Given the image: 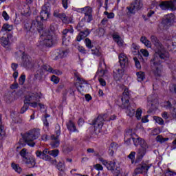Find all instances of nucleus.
Returning a JSON list of instances; mask_svg holds the SVG:
<instances>
[{"mask_svg": "<svg viewBox=\"0 0 176 176\" xmlns=\"http://www.w3.org/2000/svg\"><path fill=\"white\" fill-rule=\"evenodd\" d=\"M154 120H155L156 123H158V124H160L161 126L164 124V120H163L160 117H154Z\"/></svg>", "mask_w": 176, "mask_h": 176, "instance_id": "obj_44", "label": "nucleus"}, {"mask_svg": "<svg viewBox=\"0 0 176 176\" xmlns=\"http://www.w3.org/2000/svg\"><path fill=\"white\" fill-rule=\"evenodd\" d=\"M142 114V110H141V109H138L137 111H136V118L138 120H140V119H141V115Z\"/></svg>", "mask_w": 176, "mask_h": 176, "instance_id": "obj_51", "label": "nucleus"}, {"mask_svg": "<svg viewBox=\"0 0 176 176\" xmlns=\"http://www.w3.org/2000/svg\"><path fill=\"white\" fill-rule=\"evenodd\" d=\"M13 30V25H10L9 23H5L3 24L1 31H8L10 32V31H12Z\"/></svg>", "mask_w": 176, "mask_h": 176, "instance_id": "obj_35", "label": "nucleus"}, {"mask_svg": "<svg viewBox=\"0 0 176 176\" xmlns=\"http://www.w3.org/2000/svg\"><path fill=\"white\" fill-rule=\"evenodd\" d=\"M95 168L96 170H98V171H102V170H104V168L102 167V165L100 164H97L96 165H95Z\"/></svg>", "mask_w": 176, "mask_h": 176, "instance_id": "obj_61", "label": "nucleus"}, {"mask_svg": "<svg viewBox=\"0 0 176 176\" xmlns=\"http://www.w3.org/2000/svg\"><path fill=\"white\" fill-rule=\"evenodd\" d=\"M24 28L26 31L32 32V29L31 28V23H25Z\"/></svg>", "mask_w": 176, "mask_h": 176, "instance_id": "obj_50", "label": "nucleus"}, {"mask_svg": "<svg viewBox=\"0 0 176 176\" xmlns=\"http://www.w3.org/2000/svg\"><path fill=\"white\" fill-rule=\"evenodd\" d=\"M124 71H126V69L123 68L113 70V76L115 80H120L123 78V75H124Z\"/></svg>", "mask_w": 176, "mask_h": 176, "instance_id": "obj_19", "label": "nucleus"}, {"mask_svg": "<svg viewBox=\"0 0 176 176\" xmlns=\"http://www.w3.org/2000/svg\"><path fill=\"white\" fill-rule=\"evenodd\" d=\"M105 118H107V115H100L97 118L94 119L91 122V125L94 126L95 130L96 129H99V130L102 129V126H104V122L107 120Z\"/></svg>", "mask_w": 176, "mask_h": 176, "instance_id": "obj_12", "label": "nucleus"}, {"mask_svg": "<svg viewBox=\"0 0 176 176\" xmlns=\"http://www.w3.org/2000/svg\"><path fill=\"white\" fill-rule=\"evenodd\" d=\"M160 8L162 10H176V0L160 1Z\"/></svg>", "mask_w": 176, "mask_h": 176, "instance_id": "obj_10", "label": "nucleus"}, {"mask_svg": "<svg viewBox=\"0 0 176 176\" xmlns=\"http://www.w3.org/2000/svg\"><path fill=\"white\" fill-rule=\"evenodd\" d=\"M74 76L76 78V80H78L80 83V85H83L86 83V80H83V78H80V74L79 73L76 72L74 74Z\"/></svg>", "mask_w": 176, "mask_h": 176, "instance_id": "obj_38", "label": "nucleus"}, {"mask_svg": "<svg viewBox=\"0 0 176 176\" xmlns=\"http://www.w3.org/2000/svg\"><path fill=\"white\" fill-rule=\"evenodd\" d=\"M128 159H130L132 164H134V162H135V151H132L127 156Z\"/></svg>", "mask_w": 176, "mask_h": 176, "instance_id": "obj_40", "label": "nucleus"}, {"mask_svg": "<svg viewBox=\"0 0 176 176\" xmlns=\"http://www.w3.org/2000/svg\"><path fill=\"white\" fill-rule=\"evenodd\" d=\"M85 44L87 47H89V49H91L92 46H91V41L89 40V38H85Z\"/></svg>", "mask_w": 176, "mask_h": 176, "instance_id": "obj_52", "label": "nucleus"}, {"mask_svg": "<svg viewBox=\"0 0 176 176\" xmlns=\"http://www.w3.org/2000/svg\"><path fill=\"white\" fill-rule=\"evenodd\" d=\"M174 18H175V16H174L173 14H168L165 16V17L164 18V19L162 21V23L165 25H171V23H173V21H174Z\"/></svg>", "mask_w": 176, "mask_h": 176, "instance_id": "obj_21", "label": "nucleus"}, {"mask_svg": "<svg viewBox=\"0 0 176 176\" xmlns=\"http://www.w3.org/2000/svg\"><path fill=\"white\" fill-rule=\"evenodd\" d=\"M50 16V4H44L40 12V19L42 21H46Z\"/></svg>", "mask_w": 176, "mask_h": 176, "instance_id": "obj_13", "label": "nucleus"}, {"mask_svg": "<svg viewBox=\"0 0 176 176\" xmlns=\"http://www.w3.org/2000/svg\"><path fill=\"white\" fill-rule=\"evenodd\" d=\"M133 135L134 133H132L131 130H129L125 133L124 140L126 145H130L131 144V139L133 140Z\"/></svg>", "mask_w": 176, "mask_h": 176, "instance_id": "obj_22", "label": "nucleus"}, {"mask_svg": "<svg viewBox=\"0 0 176 176\" xmlns=\"http://www.w3.org/2000/svg\"><path fill=\"white\" fill-rule=\"evenodd\" d=\"M133 60L135 61V65L138 69H141V63L137 57L133 58Z\"/></svg>", "mask_w": 176, "mask_h": 176, "instance_id": "obj_45", "label": "nucleus"}, {"mask_svg": "<svg viewBox=\"0 0 176 176\" xmlns=\"http://www.w3.org/2000/svg\"><path fill=\"white\" fill-rule=\"evenodd\" d=\"M151 41L155 47V54L151 59L153 72L155 76H160L162 75V71H163L162 62L167 61L170 58V53H168V51L162 44L160 41L157 39L156 36H151Z\"/></svg>", "mask_w": 176, "mask_h": 176, "instance_id": "obj_1", "label": "nucleus"}, {"mask_svg": "<svg viewBox=\"0 0 176 176\" xmlns=\"http://www.w3.org/2000/svg\"><path fill=\"white\" fill-rule=\"evenodd\" d=\"M142 6L143 4L141 0H135V1L131 3L129 6L126 7V9L129 13H131V14H135V12H138V10L142 9Z\"/></svg>", "mask_w": 176, "mask_h": 176, "instance_id": "obj_9", "label": "nucleus"}, {"mask_svg": "<svg viewBox=\"0 0 176 176\" xmlns=\"http://www.w3.org/2000/svg\"><path fill=\"white\" fill-rule=\"evenodd\" d=\"M91 54H94V56H97L98 57H100L101 56V50L100 47H94L91 50Z\"/></svg>", "mask_w": 176, "mask_h": 176, "instance_id": "obj_33", "label": "nucleus"}, {"mask_svg": "<svg viewBox=\"0 0 176 176\" xmlns=\"http://www.w3.org/2000/svg\"><path fill=\"white\" fill-rule=\"evenodd\" d=\"M98 160L99 162H101L103 166H105V167H107V170L111 171L113 174H116V175H118V174H119V170L116 169V162H115V161H107L102 157H99Z\"/></svg>", "mask_w": 176, "mask_h": 176, "instance_id": "obj_7", "label": "nucleus"}, {"mask_svg": "<svg viewBox=\"0 0 176 176\" xmlns=\"http://www.w3.org/2000/svg\"><path fill=\"white\" fill-rule=\"evenodd\" d=\"M51 74H54V75H62L63 72H61L60 70H58V69H54L52 68Z\"/></svg>", "mask_w": 176, "mask_h": 176, "instance_id": "obj_53", "label": "nucleus"}, {"mask_svg": "<svg viewBox=\"0 0 176 176\" xmlns=\"http://www.w3.org/2000/svg\"><path fill=\"white\" fill-rule=\"evenodd\" d=\"M116 104L120 108L126 109V113L131 118L135 113V110L130 106V93L129 92V89H124L122 98H119L117 100Z\"/></svg>", "mask_w": 176, "mask_h": 176, "instance_id": "obj_2", "label": "nucleus"}, {"mask_svg": "<svg viewBox=\"0 0 176 176\" xmlns=\"http://www.w3.org/2000/svg\"><path fill=\"white\" fill-rule=\"evenodd\" d=\"M84 20H85V21H87V23H91L93 21V14L85 15Z\"/></svg>", "mask_w": 176, "mask_h": 176, "instance_id": "obj_43", "label": "nucleus"}, {"mask_svg": "<svg viewBox=\"0 0 176 176\" xmlns=\"http://www.w3.org/2000/svg\"><path fill=\"white\" fill-rule=\"evenodd\" d=\"M121 68L126 69L129 67V58L124 54H120L118 56Z\"/></svg>", "mask_w": 176, "mask_h": 176, "instance_id": "obj_17", "label": "nucleus"}, {"mask_svg": "<svg viewBox=\"0 0 176 176\" xmlns=\"http://www.w3.org/2000/svg\"><path fill=\"white\" fill-rule=\"evenodd\" d=\"M140 52L142 56H144V57H148L149 56V52H148V50H146L142 49Z\"/></svg>", "mask_w": 176, "mask_h": 176, "instance_id": "obj_56", "label": "nucleus"}, {"mask_svg": "<svg viewBox=\"0 0 176 176\" xmlns=\"http://www.w3.org/2000/svg\"><path fill=\"white\" fill-rule=\"evenodd\" d=\"M118 145L116 142H113L110 144L109 151H110V155L111 156H113V153H115V151H117L118 148Z\"/></svg>", "mask_w": 176, "mask_h": 176, "instance_id": "obj_31", "label": "nucleus"}, {"mask_svg": "<svg viewBox=\"0 0 176 176\" xmlns=\"http://www.w3.org/2000/svg\"><path fill=\"white\" fill-rule=\"evenodd\" d=\"M55 134L56 135H51L52 142L50 143V145L51 146H52V148H58V146H60V140L58 139V138L61 135L60 125H57L56 126Z\"/></svg>", "mask_w": 176, "mask_h": 176, "instance_id": "obj_8", "label": "nucleus"}, {"mask_svg": "<svg viewBox=\"0 0 176 176\" xmlns=\"http://www.w3.org/2000/svg\"><path fill=\"white\" fill-rule=\"evenodd\" d=\"M58 56L60 58H63V57L67 56V54H68V50H60L58 52Z\"/></svg>", "mask_w": 176, "mask_h": 176, "instance_id": "obj_36", "label": "nucleus"}, {"mask_svg": "<svg viewBox=\"0 0 176 176\" xmlns=\"http://www.w3.org/2000/svg\"><path fill=\"white\" fill-rule=\"evenodd\" d=\"M20 155L23 157V160L28 158V151L26 148H23L20 151Z\"/></svg>", "mask_w": 176, "mask_h": 176, "instance_id": "obj_37", "label": "nucleus"}, {"mask_svg": "<svg viewBox=\"0 0 176 176\" xmlns=\"http://www.w3.org/2000/svg\"><path fill=\"white\" fill-rule=\"evenodd\" d=\"M58 19H60L62 22L65 24H69V23H71V19L68 18V16H67V15L64 12H61L60 14H59Z\"/></svg>", "mask_w": 176, "mask_h": 176, "instance_id": "obj_29", "label": "nucleus"}, {"mask_svg": "<svg viewBox=\"0 0 176 176\" xmlns=\"http://www.w3.org/2000/svg\"><path fill=\"white\" fill-rule=\"evenodd\" d=\"M41 45H45V46H53V45L57 43V36L50 32L43 33L41 35Z\"/></svg>", "mask_w": 176, "mask_h": 176, "instance_id": "obj_5", "label": "nucleus"}, {"mask_svg": "<svg viewBox=\"0 0 176 176\" xmlns=\"http://www.w3.org/2000/svg\"><path fill=\"white\" fill-rule=\"evenodd\" d=\"M66 126L71 133H79V131L76 129V126H75V123L72 120H69L67 122Z\"/></svg>", "mask_w": 176, "mask_h": 176, "instance_id": "obj_23", "label": "nucleus"}, {"mask_svg": "<svg viewBox=\"0 0 176 176\" xmlns=\"http://www.w3.org/2000/svg\"><path fill=\"white\" fill-rule=\"evenodd\" d=\"M140 41L142 42V43H144V45H145V46H146V47H151L152 45L151 44V41H149V40L146 39V37L142 36L140 38Z\"/></svg>", "mask_w": 176, "mask_h": 176, "instance_id": "obj_32", "label": "nucleus"}, {"mask_svg": "<svg viewBox=\"0 0 176 176\" xmlns=\"http://www.w3.org/2000/svg\"><path fill=\"white\" fill-rule=\"evenodd\" d=\"M36 155L38 159H41L45 162H49L50 164L54 165L57 164V160H53L52 157H57L60 154V151L58 149L49 150V148H44L43 151H36Z\"/></svg>", "mask_w": 176, "mask_h": 176, "instance_id": "obj_3", "label": "nucleus"}, {"mask_svg": "<svg viewBox=\"0 0 176 176\" xmlns=\"http://www.w3.org/2000/svg\"><path fill=\"white\" fill-rule=\"evenodd\" d=\"M6 135L3 124H2V116L0 114V141H2L5 138Z\"/></svg>", "mask_w": 176, "mask_h": 176, "instance_id": "obj_28", "label": "nucleus"}, {"mask_svg": "<svg viewBox=\"0 0 176 176\" xmlns=\"http://www.w3.org/2000/svg\"><path fill=\"white\" fill-rule=\"evenodd\" d=\"M56 168L58 170V171H65V164L61 162H59L58 164H56Z\"/></svg>", "mask_w": 176, "mask_h": 176, "instance_id": "obj_39", "label": "nucleus"}, {"mask_svg": "<svg viewBox=\"0 0 176 176\" xmlns=\"http://www.w3.org/2000/svg\"><path fill=\"white\" fill-rule=\"evenodd\" d=\"M136 75L138 76V82H142L145 79V73L143 72H138Z\"/></svg>", "mask_w": 176, "mask_h": 176, "instance_id": "obj_34", "label": "nucleus"}, {"mask_svg": "<svg viewBox=\"0 0 176 176\" xmlns=\"http://www.w3.org/2000/svg\"><path fill=\"white\" fill-rule=\"evenodd\" d=\"M41 137V129L39 128H34L32 130L28 131L23 135V140L29 146H35L34 141L38 140Z\"/></svg>", "mask_w": 176, "mask_h": 176, "instance_id": "obj_4", "label": "nucleus"}, {"mask_svg": "<svg viewBox=\"0 0 176 176\" xmlns=\"http://www.w3.org/2000/svg\"><path fill=\"white\" fill-rule=\"evenodd\" d=\"M141 148L138 149L137 159L135 163H138L140 160H142V157L145 156V153H146V149H148V144H142Z\"/></svg>", "mask_w": 176, "mask_h": 176, "instance_id": "obj_15", "label": "nucleus"}, {"mask_svg": "<svg viewBox=\"0 0 176 176\" xmlns=\"http://www.w3.org/2000/svg\"><path fill=\"white\" fill-rule=\"evenodd\" d=\"M19 85H24V82H25V75L22 74L20 77H19Z\"/></svg>", "mask_w": 176, "mask_h": 176, "instance_id": "obj_49", "label": "nucleus"}, {"mask_svg": "<svg viewBox=\"0 0 176 176\" xmlns=\"http://www.w3.org/2000/svg\"><path fill=\"white\" fill-rule=\"evenodd\" d=\"M52 69H53V67H50V65H44L43 66V69L44 71H47V72H50V74L52 73Z\"/></svg>", "mask_w": 176, "mask_h": 176, "instance_id": "obj_47", "label": "nucleus"}, {"mask_svg": "<svg viewBox=\"0 0 176 176\" xmlns=\"http://www.w3.org/2000/svg\"><path fill=\"white\" fill-rule=\"evenodd\" d=\"M12 36L11 34H8L7 37L3 36L1 38V42L2 46L5 47V46H9L10 45V41H9V38Z\"/></svg>", "mask_w": 176, "mask_h": 176, "instance_id": "obj_30", "label": "nucleus"}, {"mask_svg": "<svg viewBox=\"0 0 176 176\" xmlns=\"http://www.w3.org/2000/svg\"><path fill=\"white\" fill-rule=\"evenodd\" d=\"M78 12L85 14V16L88 14H93V8H91L90 6H86L78 9Z\"/></svg>", "mask_w": 176, "mask_h": 176, "instance_id": "obj_26", "label": "nucleus"}, {"mask_svg": "<svg viewBox=\"0 0 176 176\" xmlns=\"http://www.w3.org/2000/svg\"><path fill=\"white\" fill-rule=\"evenodd\" d=\"M156 141H158V142H160L161 144H163V142H166V141H168V138H164L162 135H158L156 138Z\"/></svg>", "mask_w": 176, "mask_h": 176, "instance_id": "obj_42", "label": "nucleus"}, {"mask_svg": "<svg viewBox=\"0 0 176 176\" xmlns=\"http://www.w3.org/2000/svg\"><path fill=\"white\" fill-rule=\"evenodd\" d=\"M2 16L4 19V20H6V21H8V20H9V19H10L9 14H8V12H6V11L3 12Z\"/></svg>", "mask_w": 176, "mask_h": 176, "instance_id": "obj_57", "label": "nucleus"}, {"mask_svg": "<svg viewBox=\"0 0 176 176\" xmlns=\"http://www.w3.org/2000/svg\"><path fill=\"white\" fill-rule=\"evenodd\" d=\"M39 16H37L36 19L33 20L31 23L32 33L35 34L38 31L41 34V32L43 30V23L39 21Z\"/></svg>", "mask_w": 176, "mask_h": 176, "instance_id": "obj_11", "label": "nucleus"}, {"mask_svg": "<svg viewBox=\"0 0 176 176\" xmlns=\"http://www.w3.org/2000/svg\"><path fill=\"white\" fill-rule=\"evenodd\" d=\"M21 65L25 68V69H32V68L36 67V62L32 60L31 56L23 53Z\"/></svg>", "mask_w": 176, "mask_h": 176, "instance_id": "obj_6", "label": "nucleus"}, {"mask_svg": "<svg viewBox=\"0 0 176 176\" xmlns=\"http://www.w3.org/2000/svg\"><path fill=\"white\" fill-rule=\"evenodd\" d=\"M12 168H13V170H14L19 174H20V173H21V168L19 165H17L14 163H12Z\"/></svg>", "mask_w": 176, "mask_h": 176, "instance_id": "obj_41", "label": "nucleus"}, {"mask_svg": "<svg viewBox=\"0 0 176 176\" xmlns=\"http://www.w3.org/2000/svg\"><path fill=\"white\" fill-rule=\"evenodd\" d=\"M98 34L100 36H104V34H105V30L102 28H100L98 31Z\"/></svg>", "mask_w": 176, "mask_h": 176, "instance_id": "obj_55", "label": "nucleus"}, {"mask_svg": "<svg viewBox=\"0 0 176 176\" xmlns=\"http://www.w3.org/2000/svg\"><path fill=\"white\" fill-rule=\"evenodd\" d=\"M43 68H40L38 70H37L36 75H38V76L41 77L43 76Z\"/></svg>", "mask_w": 176, "mask_h": 176, "instance_id": "obj_59", "label": "nucleus"}, {"mask_svg": "<svg viewBox=\"0 0 176 176\" xmlns=\"http://www.w3.org/2000/svg\"><path fill=\"white\" fill-rule=\"evenodd\" d=\"M164 107L166 108V109H170V111H172L173 118H176V108L173 107V104L170 101L164 102Z\"/></svg>", "mask_w": 176, "mask_h": 176, "instance_id": "obj_24", "label": "nucleus"}, {"mask_svg": "<svg viewBox=\"0 0 176 176\" xmlns=\"http://www.w3.org/2000/svg\"><path fill=\"white\" fill-rule=\"evenodd\" d=\"M90 34V31L89 29H86L85 31H81L76 37V41L80 42L82 39H85L86 36Z\"/></svg>", "mask_w": 176, "mask_h": 176, "instance_id": "obj_25", "label": "nucleus"}, {"mask_svg": "<svg viewBox=\"0 0 176 176\" xmlns=\"http://www.w3.org/2000/svg\"><path fill=\"white\" fill-rule=\"evenodd\" d=\"M51 80L52 82H54V83H58V82H60V78H58V77L56 76H52L51 78Z\"/></svg>", "mask_w": 176, "mask_h": 176, "instance_id": "obj_54", "label": "nucleus"}, {"mask_svg": "<svg viewBox=\"0 0 176 176\" xmlns=\"http://www.w3.org/2000/svg\"><path fill=\"white\" fill-rule=\"evenodd\" d=\"M112 38L113 39V41H115L116 42V41H118V39H120V36L119 35V33L118 32H114L112 34Z\"/></svg>", "mask_w": 176, "mask_h": 176, "instance_id": "obj_48", "label": "nucleus"}, {"mask_svg": "<svg viewBox=\"0 0 176 176\" xmlns=\"http://www.w3.org/2000/svg\"><path fill=\"white\" fill-rule=\"evenodd\" d=\"M149 168H151V165L142 163L135 169L133 174L135 175H138V174H144V173H148Z\"/></svg>", "mask_w": 176, "mask_h": 176, "instance_id": "obj_14", "label": "nucleus"}, {"mask_svg": "<svg viewBox=\"0 0 176 176\" xmlns=\"http://www.w3.org/2000/svg\"><path fill=\"white\" fill-rule=\"evenodd\" d=\"M4 99L6 101V102H12V96L9 95L5 96Z\"/></svg>", "mask_w": 176, "mask_h": 176, "instance_id": "obj_62", "label": "nucleus"}, {"mask_svg": "<svg viewBox=\"0 0 176 176\" xmlns=\"http://www.w3.org/2000/svg\"><path fill=\"white\" fill-rule=\"evenodd\" d=\"M53 14H54V17H56L58 19L60 14H61V13H60V10H54Z\"/></svg>", "mask_w": 176, "mask_h": 176, "instance_id": "obj_63", "label": "nucleus"}, {"mask_svg": "<svg viewBox=\"0 0 176 176\" xmlns=\"http://www.w3.org/2000/svg\"><path fill=\"white\" fill-rule=\"evenodd\" d=\"M62 5L64 9H68V0H62Z\"/></svg>", "mask_w": 176, "mask_h": 176, "instance_id": "obj_58", "label": "nucleus"}, {"mask_svg": "<svg viewBox=\"0 0 176 176\" xmlns=\"http://www.w3.org/2000/svg\"><path fill=\"white\" fill-rule=\"evenodd\" d=\"M32 107V108H36L38 107V101L31 102L30 103H28V106Z\"/></svg>", "mask_w": 176, "mask_h": 176, "instance_id": "obj_60", "label": "nucleus"}, {"mask_svg": "<svg viewBox=\"0 0 176 176\" xmlns=\"http://www.w3.org/2000/svg\"><path fill=\"white\" fill-rule=\"evenodd\" d=\"M28 104L27 102H24L23 106L21 109L20 113H24L28 109Z\"/></svg>", "mask_w": 176, "mask_h": 176, "instance_id": "obj_46", "label": "nucleus"}, {"mask_svg": "<svg viewBox=\"0 0 176 176\" xmlns=\"http://www.w3.org/2000/svg\"><path fill=\"white\" fill-rule=\"evenodd\" d=\"M78 49L80 53H82V54H86V50L85 49V47L79 46Z\"/></svg>", "mask_w": 176, "mask_h": 176, "instance_id": "obj_64", "label": "nucleus"}, {"mask_svg": "<svg viewBox=\"0 0 176 176\" xmlns=\"http://www.w3.org/2000/svg\"><path fill=\"white\" fill-rule=\"evenodd\" d=\"M23 162L27 164L29 168H32V167H35V159L34 157H28L25 160H23Z\"/></svg>", "mask_w": 176, "mask_h": 176, "instance_id": "obj_27", "label": "nucleus"}, {"mask_svg": "<svg viewBox=\"0 0 176 176\" xmlns=\"http://www.w3.org/2000/svg\"><path fill=\"white\" fill-rule=\"evenodd\" d=\"M74 34V29H65L63 31V45H68L69 43V38H67V36H68V34Z\"/></svg>", "mask_w": 176, "mask_h": 176, "instance_id": "obj_18", "label": "nucleus"}, {"mask_svg": "<svg viewBox=\"0 0 176 176\" xmlns=\"http://www.w3.org/2000/svg\"><path fill=\"white\" fill-rule=\"evenodd\" d=\"M133 141L135 146H138L140 145V146H142V145H146V142L144 139H142L141 138H138L135 133H133Z\"/></svg>", "mask_w": 176, "mask_h": 176, "instance_id": "obj_20", "label": "nucleus"}, {"mask_svg": "<svg viewBox=\"0 0 176 176\" xmlns=\"http://www.w3.org/2000/svg\"><path fill=\"white\" fill-rule=\"evenodd\" d=\"M39 94L37 93L35 94H30L29 95L26 96L25 98L24 102L30 104V102H34L35 101H39Z\"/></svg>", "mask_w": 176, "mask_h": 176, "instance_id": "obj_16", "label": "nucleus"}]
</instances>
